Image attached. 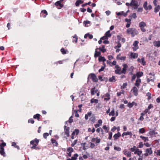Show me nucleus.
<instances>
[{"mask_svg": "<svg viewBox=\"0 0 160 160\" xmlns=\"http://www.w3.org/2000/svg\"><path fill=\"white\" fill-rule=\"evenodd\" d=\"M127 33L128 34H131L132 37H133L135 35L138 34V31L134 28H129L126 31Z\"/></svg>", "mask_w": 160, "mask_h": 160, "instance_id": "1", "label": "nucleus"}, {"mask_svg": "<svg viewBox=\"0 0 160 160\" xmlns=\"http://www.w3.org/2000/svg\"><path fill=\"white\" fill-rule=\"evenodd\" d=\"M39 142V140L37 138H35L34 140H32L30 142V144L32 145L31 147L32 149H35L36 146L38 145Z\"/></svg>", "mask_w": 160, "mask_h": 160, "instance_id": "2", "label": "nucleus"}, {"mask_svg": "<svg viewBox=\"0 0 160 160\" xmlns=\"http://www.w3.org/2000/svg\"><path fill=\"white\" fill-rule=\"evenodd\" d=\"M146 24L145 22L143 21H142L139 23V27L140 28V30L142 32H145L146 31L145 27L146 26Z\"/></svg>", "mask_w": 160, "mask_h": 160, "instance_id": "3", "label": "nucleus"}, {"mask_svg": "<svg viewBox=\"0 0 160 160\" xmlns=\"http://www.w3.org/2000/svg\"><path fill=\"white\" fill-rule=\"evenodd\" d=\"M111 32L110 30H108L105 33L104 36L102 37L101 39L103 40L108 39L109 38L111 37Z\"/></svg>", "mask_w": 160, "mask_h": 160, "instance_id": "4", "label": "nucleus"}, {"mask_svg": "<svg viewBox=\"0 0 160 160\" xmlns=\"http://www.w3.org/2000/svg\"><path fill=\"white\" fill-rule=\"evenodd\" d=\"M138 87L135 86L133 87L131 90V92L136 96L138 95Z\"/></svg>", "mask_w": 160, "mask_h": 160, "instance_id": "5", "label": "nucleus"}, {"mask_svg": "<svg viewBox=\"0 0 160 160\" xmlns=\"http://www.w3.org/2000/svg\"><path fill=\"white\" fill-rule=\"evenodd\" d=\"M115 68H116L115 73L116 74L119 75L122 74L121 68L118 65H116Z\"/></svg>", "mask_w": 160, "mask_h": 160, "instance_id": "6", "label": "nucleus"}, {"mask_svg": "<svg viewBox=\"0 0 160 160\" xmlns=\"http://www.w3.org/2000/svg\"><path fill=\"white\" fill-rule=\"evenodd\" d=\"M88 78L91 79L93 82H97L98 80L96 76L94 74H90L89 75Z\"/></svg>", "mask_w": 160, "mask_h": 160, "instance_id": "7", "label": "nucleus"}, {"mask_svg": "<svg viewBox=\"0 0 160 160\" xmlns=\"http://www.w3.org/2000/svg\"><path fill=\"white\" fill-rule=\"evenodd\" d=\"M131 6L133 7L134 9H136L138 7V2L135 0H132L131 3Z\"/></svg>", "mask_w": 160, "mask_h": 160, "instance_id": "8", "label": "nucleus"}, {"mask_svg": "<svg viewBox=\"0 0 160 160\" xmlns=\"http://www.w3.org/2000/svg\"><path fill=\"white\" fill-rule=\"evenodd\" d=\"M138 42L137 41H135L134 42L133 44V47L132 48L134 51H135L138 49Z\"/></svg>", "mask_w": 160, "mask_h": 160, "instance_id": "9", "label": "nucleus"}, {"mask_svg": "<svg viewBox=\"0 0 160 160\" xmlns=\"http://www.w3.org/2000/svg\"><path fill=\"white\" fill-rule=\"evenodd\" d=\"M141 83V79L140 78H137L135 82L134 83V86L138 87V88H139Z\"/></svg>", "mask_w": 160, "mask_h": 160, "instance_id": "10", "label": "nucleus"}, {"mask_svg": "<svg viewBox=\"0 0 160 160\" xmlns=\"http://www.w3.org/2000/svg\"><path fill=\"white\" fill-rule=\"evenodd\" d=\"M64 133L67 137L69 136V128L66 126H64Z\"/></svg>", "mask_w": 160, "mask_h": 160, "instance_id": "11", "label": "nucleus"}, {"mask_svg": "<svg viewBox=\"0 0 160 160\" xmlns=\"http://www.w3.org/2000/svg\"><path fill=\"white\" fill-rule=\"evenodd\" d=\"M101 141V139L98 138V137L96 138H93L91 139L92 142H95L96 143H99Z\"/></svg>", "mask_w": 160, "mask_h": 160, "instance_id": "12", "label": "nucleus"}, {"mask_svg": "<svg viewBox=\"0 0 160 160\" xmlns=\"http://www.w3.org/2000/svg\"><path fill=\"white\" fill-rule=\"evenodd\" d=\"M101 54L100 51L98 48H96L94 54V57L96 58L100 56Z\"/></svg>", "mask_w": 160, "mask_h": 160, "instance_id": "13", "label": "nucleus"}, {"mask_svg": "<svg viewBox=\"0 0 160 160\" xmlns=\"http://www.w3.org/2000/svg\"><path fill=\"white\" fill-rule=\"evenodd\" d=\"M137 61L138 62L141 63V64L143 66L146 64V62L145 61V58L143 57H142L141 59L139 58H138L137 59Z\"/></svg>", "mask_w": 160, "mask_h": 160, "instance_id": "14", "label": "nucleus"}, {"mask_svg": "<svg viewBox=\"0 0 160 160\" xmlns=\"http://www.w3.org/2000/svg\"><path fill=\"white\" fill-rule=\"evenodd\" d=\"M126 58V57L125 56H121L120 54L118 55L117 57V59L118 60L124 61Z\"/></svg>", "mask_w": 160, "mask_h": 160, "instance_id": "15", "label": "nucleus"}, {"mask_svg": "<svg viewBox=\"0 0 160 160\" xmlns=\"http://www.w3.org/2000/svg\"><path fill=\"white\" fill-rule=\"evenodd\" d=\"M122 66L123 68L122 70V73L123 74H125L127 69L128 67V65L126 64H123Z\"/></svg>", "mask_w": 160, "mask_h": 160, "instance_id": "16", "label": "nucleus"}, {"mask_svg": "<svg viewBox=\"0 0 160 160\" xmlns=\"http://www.w3.org/2000/svg\"><path fill=\"white\" fill-rule=\"evenodd\" d=\"M123 154L126 155L128 157H130L131 155V152H128L127 149H124L123 151Z\"/></svg>", "mask_w": 160, "mask_h": 160, "instance_id": "17", "label": "nucleus"}, {"mask_svg": "<svg viewBox=\"0 0 160 160\" xmlns=\"http://www.w3.org/2000/svg\"><path fill=\"white\" fill-rule=\"evenodd\" d=\"M47 15V12L46 10H42L40 13L41 17H43V18H45Z\"/></svg>", "mask_w": 160, "mask_h": 160, "instance_id": "18", "label": "nucleus"}, {"mask_svg": "<svg viewBox=\"0 0 160 160\" xmlns=\"http://www.w3.org/2000/svg\"><path fill=\"white\" fill-rule=\"evenodd\" d=\"M98 90L97 89H96L95 87H94V88H91V94L92 95H93L96 93L97 92H98Z\"/></svg>", "mask_w": 160, "mask_h": 160, "instance_id": "19", "label": "nucleus"}, {"mask_svg": "<svg viewBox=\"0 0 160 160\" xmlns=\"http://www.w3.org/2000/svg\"><path fill=\"white\" fill-rule=\"evenodd\" d=\"M131 58L134 59L137 58L138 56V54L136 53L131 52L130 54Z\"/></svg>", "mask_w": 160, "mask_h": 160, "instance_id": "20", "label": "nucleus"}, {"mask_svg": "<svg viewBox=\"0 0 160 160\" xmlns=\"http://www.w3.org/2000/svg\"><path fill=\"white\" fill-rule=\"evenodd\" d=\"M153 44L154 46L159 47H160V41H155L153 42Z\"/></svg>", "mask_w": 160, "mask_h": 160, "instance_id": "21", "label": "nucleus"}, {"mask_svg": "<svg viewBox=\"0 0 160 160\" xmlns=\"http://www.w3.org/2000/svg\"><path fill=\"white\" fill-rule=\"evenodd\" d=\"M55 5L57 7H59V8H60L63 7V5L61 3L60 1H58L55 3Z\"/></svg>", "mask_w": 160, "mask_h": 160, "instance_id": "22", "label": "nucleus"}, {"mask_svg": "<svg viewBox=\"0 0 160 160\" xmlns=\"http://www.w3.org/2000/svg\"><path fill=\"white\" fill-rule=\"evenodd\" d=\"M121 136V134L119 132H118L117 133L115 134L113 136L114 140H117Z\"/></svg>", "mask_w": 160, "mask_h": 160, "instance_id": "23", "label": "nucleus"}, {"mask_svg": "<svg viewBox=\"0 0 160 160\" xmlns=\"http://www.w3.org/2000/svg\"><path fill=\"white\" fill-rule=\"evenodd\" d=\"M60 51L62 54H65L68 53L69 52V51L68 50H65L63 48L61 49Z\"/></svg>", "mask_w": 160, "mask_h": 160, "instance_id": "24", "label": "nucleus"}, {"mask_svg": "<svg viewBox=\"0 0 160 160\" xmlns=\"http://www.w3.org/2000/svg\"><path fill=\"white\" fill-rule=\"evenodd\" d=\"M142 153V151L138 149H137L134 152V153L135 154H137L138 155L140 156L141 154Z\"/></svg>", "mask_w": 160, "mask_h": 160, "instance_id": "25", "label": "nucleus"}, {"mask_svg": "<svg viewBox=\"0 0 160 160\" xmlns=\"http://www.w3.org/2000/svg\"><path fill=\"white\" fill-rule=\"evenodd\" d=\"M51 141L52 143L53 144V145L55 146H57L58 145V143L56 141L53 139L52 138L51 140Z\"/></svg>", "mask_w": 160, "mask_h": 160, "instance_id": "26", "label": "nucleus"}, {"mask_svg": "<svg viewBox=\"0 0 160 160\" xmlns=\"http://www.w3.org/2000/svg\"><path fill=\"white\" fill-rule=\"evenodd\" d=\"M116 14L118 16L120 15H122L124 17H126L127 15V13H124L123 11L120 12H116Z\"/></svg>", "mask_w": 160, "mask_h": 160, "instance_id": "27", "label": "nucleus"}, {"mask_svg": "<svg viewBox=\"0 0 160 160\" xmlns=\"http://www.w3.org/2000/svg\"><path fill=\"white\" fill-rule=\"evenodd\" d=\"M145 152H147L149 155H151L152 153V151L151 148H147L145 150Z\"/></svg>", "mask_w": 160, "mask_h": 160, "instance_id": "28", "label": "nucleus"}, {"mask_svg": "<svg viewBox=\"0 0 160 160\" xmlns=\"http://www.w3.org/2000/svg\"><path fill=\"white\" fill-rule=\"evenodd\" d=\"M105 98H104V100L106 101H108L110 99V95L108 93H107L105 95Z\"/></svg>", "mask_w": 160, "mask_h": 160, "instance_id": "29", "label": "nucleus"}, {"mask_svg": "<svg viewBox=\"0 0 160 160\" xmlns=\"http://www.w3.org/2000/svg\"><path fill=\"white\" fill-rule=\"evenodd\" d=\"M137 78H139L140 77L142 76L143 75V73L141 72H138L136 74Z\"/></svg>", "mask_w": 160, "mask_h": 160, "instance_id": "30", "label": "nucleus"}, {"mask_svg": "<svg viewBox=\"0 0 160 160\" xmlns=\"http://www.w3.org/2000/svg\"><path fill=\"white\" fill-rule=\"evenodd\" d=\"M85 143H82L81 144V145L82 147V149L83 150H85L88 148V146H86Z\"/></svg>", "mask_w": 160, "mask_h": 160, "instance_id": "31", "label": "nucleus"}, {"mask_svg": "<svg viewBox=\"0 0 160 160\" xmlns=\"http://www.w3.org/2000/svg\"><path fill=\"white\" fill-rule=\"evenodd\" d=\"M108 81L109 82H115V77L113 76L111 78H110Z\"/></svg>", "mask_w": 160, "mask_h": 160, "instance_id": "32", "label": "nucleus"}, {"mask_svg": "<svg viewBox=\"0 0 160 160\" xmlns=\"http://www.w3.org/2000/svg\"><path fill=\"white\" fill-rule=\"evenodd\" d=\"M160 9V6L159 5H158L157 6H155L154 9V12H157L159 11Z\"/></svg>", "mask_w": 160, "mask_h": 160, "instance_id": "33", "label": "nucleus"}, {"mask_svg": "<svg viewBox=\"0 0 160 160\" xmlns=\"http://www.w3.org/2000/svg\"><path fill=\"white\" fill-rule=\"evenodd\" d=\"M115 115V110L114 108H113L111 111L109 113V116H114Z\"/></svg>", "mask_w": 160, "mask_h": 160, "instance_id": "34", "label": "nucleus"}, {"mask_svg": "<svg viewBox=\"0 0 160 160\" xmlns=\"http://www.w3.org/2000/svg\"><path fill=\"white\" fill-rule=\"evenodd\" d=\"M147 113L150 114V112L149 111H148V110L146 109L143 112H142L141 113V114L142 116H144Z\"/></svg>", "mask_w": 160, "mask_h": 160, "instance_id": "35", "label": "nucleus"}, {"mask_svg": "<svg viewBox=\"0 0 160 160\" xmlns=\"http://www.w3.org/2000/svg\"><path fill=\"white\" fill-rule=\"evenodd\" d=\"M99 50L102 52H104L106 51V49L105 48V46L103 45L102 47L99 48Z\"/></svg>", "mask_w": 160, "mask_h": 160, "instance_id": "36", "label": "nucleus"}, {"mask_svg": "<svg viewBox=\"0 0 160 160\" xmlns=\"http://www.w3.org/2000/svg\"><path fill=\"white\" fill-rule=\"evenodd\" d=\"M98 60L99 62H104L106 61V59L103 57L100 56L99 57Z\"/></svg>", "mask_w": 160, "mask_h": 160, "instance_id": "37", "label": "nucleus"}, {"mask_svg": "<svg viewBox=\"0 0 160 160\" xmlns=\"http://www.w3.org/2000/svg\"><path fill=\"white\" fill-rule=\"evenodd\" d=\"M83 2L82 0H78L75 3L76 6H78L80 4L83 3Z\"/></svg>", "mask_w": 160, "mask_h": 160, "instance_id": "38", "label": "nucleus"}, {"mask_svg": "<svg viewBox=\"0 0 160 160\" xmlns=\"http://www.w3.org/2000/svg\"><path fill=\"white\" fill-rule=\"evenodd\" d=\"M79 132V130H78V129H75L74 131L72 132V135H74H74H77L78 134Z\"/></svg>", "mask_w": 160, "mask_h": 160, "instance_id": "39", "label": "nucleus"}, {"mask_svg": "<svg viewBox=\"0 0 160 160\" xmlns=\"http://www.w3.org/2000/svg\"><path fill=\"white\" fill-rule=\"evenodd\" d=\"M140 138H142V140H143L144 142L148 141H149L148 138V137H145L142 136H140Z\"/></svg>", "mask_w": 160, "mask_h": 160, "instance_id": "40", "label": "nucleus"}, {"mask_svg": "<svg viewBox=\"0 0 160 160\" xmlns=\"http://www.w3.org/2000/svg\"><path fill=\"white\" fill-rule=\"evenodd\" d=\"M6 146V144L5 142L2 143L0 145V149L4 151V147Z\"/></svg>", "mask_w": 160, "mask_h": 160, "instance_id": "41", "label": "nucleus"}, {"mask_svg": "<svg viewBox=\"0 0 160 160\" xmlns=\"http://www.w3.org/2000/svg\"><path fill=\"white\" fill-rule=\"evenodd\" d=\"M91 103H98V100L96 99H94V98H92L91 99Z\"/></svg>", "mask_w": 160, "mask_h": 160, "instance_id": "42", "label": "nucleus"}, {"mask_svg": "<svg viewBox=\"0 0 160 160\" xmlns=\"http://www.w3.org/2000/svg\"><path fill=\"white\" fill-rule=\"evenodd\" d=\"M147 5H148V2L147 1L145 2L143 4V7L144 9L146 10H148V8H147Z\"/></svg>", "mask_w": 160, "mask_h": 160, "instance_id": "43", "label": "nucleus"}, {"mask_svg": "<svg viewBox=\"0 0 160 160\" xmlns=\"http://www.w3.org/2000/svg\"><path fill=\"white\" fill-rule=\"evenodd\" d=\"M95 131V129L94 128H93L92 129L90 128H89L88 129V132H92V133H94Z\"/></svg>", "mask_w": 160, "mask_h": 160, "instance_id": "44", "label": "nucleus"}, {"mask_svg": "<svg viewBox=\"0 0 160 160\" xmlns=\"http://www.w3.org/2000/svg\"><path fill=\"white\" fill-rule=\"evenodd\" d=\"M40 115L39 114H37L33 116V118L35 119H37L39 120L40 119Z\"/></svg>", "mask_w": 160, "mask_h": 160, "instance_id": "45", "label": "nucleus"}, {"mask_svg": "<svg viewBox=\"0 0 160 160\" xmlns=\"http://www.w3.org/2000/svg\"><path fill=\"white\" fill-rule=\"evenodd\" d=\"M74 39L72 40V42H77L78 41V38L77 36L76 35H75L73 37Z\"/></svg>", "mask_w": 160, "mask_h": 160, "instance_id": "46", "label": "nucleus"}, {"mask_svg": "<svg viewBox=\"0 0 160 160\" xmlns=\"http://www.w3.org/2000/svg\"><path fill=\"white\" fill-rule=\"evenodd\" d=\"M124 90H122L120 92H118L117 93V95L118 96H120L122 94H124Z\"/></svg>", "mask_w": 160, "mask_h": 160, "instance_id": "47", "label": "nucleus"}, {"mask_svg": "<svg viewBox=\"0 0 160 160\" xmlns=\"http://www.w3.org/2000/svg\"><path fill=\"white\" fill-rule=\"evenodd\" d=\"M139 132L140 133H143L145 132V130L144 128H140L139 129Z\"/></svg>", "mask_w": 160, "mask_h": 160, "instance_id": "48", "label": "nucleus"}, {"mask_svg": "<svg viewBox=\"0 0 160 160\" xmlns=\"http://www.w3.org/2000/svg\"><path fill=\"white\" fill-rule=\"evenodd\" d=\"M78 156V155L77 154H74L73 156L71 158L72 160H76Z\"/></svg>", "mask_w": 160, "mask_h": 160, "instance_id": "49", "label": "nucleus"}, {"mask_svg": "<svg viewBox=\"0 0 160 160\" xmlns=\"http://www.w3.org/2000/svg\"><path fill=\"white\" fill-rule=\"evenodd\" d=\"M90 22L89 21H86L83 22V23L84 24L85 26L86 27H88V26L87 25L88 24H90Z\"/></svg>", "mask_w": 160, "mask_h": 160, "instance_id": "50", "label": "nucleus"}, {"mask_svg": "<svg viewBox=\"0 0 160 160\" xmlns=\"http://www.w3.org/2000/svg\"><path fill=\"white\" fill-rule=\"evenodd\" d=\"M130 132H123L122 135V137H124V136L129 135Z\"/></svg>", "mask_w": 160, "mask_h": 160, "instance_id": "51", "label": "nucleus"}, {"mask_svg": "<svg viewBox=\"0 0 160 160\" xmlns=\"http://www.w3.org/2000/svg\"><path fill=\"white\" fill-rule=\"evenodd\" d=\"M102 128L104 130H105L106 132H108L109 131V129L107 127L106 125H105L103 126Z\"/></svg>", "mask_w": 160, "mask_h": 160, "instance_id": "52", "label": "nucleus"}, {"mask_svg": "<svg viewBox=\"0 0 160 160\" xmlns=\"http://www.w3.org/2000/svg\"><path fill=\"white\" fill-rule=\"evenodd\" d=\"M147 96L148 97V100H150L151 98V94L150 92H148L146 94Z\"/></svg>", "mask_w": 160, "mask_h": 160, "instance_id": "53", "label": "nucleus"}, {"mask_svg": "<svg viewBox=\"0 0 160 160\" xmlns=\"http://www.w3.org/2000/svg\"><path fill=\"white\" fill-rule=\"evenodd\" d=\"M0 153L4 157L5 156V153L4 150H1L0 149Z\"/></svg>", "mask_w": 160, "mask_h": 160, "instance_id": "54", "label": "nucleus"}, {"mask_svg": "<svg viewBox=\"0 0 160 160\" xmlns=\"http://www.w3.org/2000/svg\"><path fill=\"white\" fill-rule=\"evenodd\" d=\"M114 149L115 150L117 151H120L121 150V149L119 147H117L116 146H114Z\"/></svg>", "mask_w": 160, "mask_h": 160, "instance_id": "55", "label": "nucleus"}, {"mask_svg": "<svg viewBox=\"0 0 160 160\" xmlns=\"http://www.w3.org/2000/svg\"><path fill=\"white\" fill-rule=\"evenodd\" d=\"M69 43L68 41L67 40H65L63 43V45L67 47Z\"/></svg>", "mask_w": 160, "mask_h": 160, "instance_id": "56", "label": "nucleus"}, {"mask_svg": "<svg viewBox=\"0 0 160 160\" xmlns=\"http://www.w3.org/2000/svg\"><path fill=\"white\" fill-rule=\"evenodd\" d=\"M73 114H74L76 117H79V114H78V111L77 110H75L73 112Z\"/></svg>", "mask_w": 160, "mask_h": 160, "instance_id": "57", "label": "nucleus"}, {"mask_svg": "<svg viewBox=\"0 0 160 160\" xmlns=\"http://www.w3.org/2000/svg\"><path fill=\"white\" fill-rule=\"evenodd\" d=\"M77 142V140H75L72 143L71 146L72 147H74Z\"/></svg>", "mask_w": 160, "mask_h": 160, "instance_id": "58", "label": "nucleus"}, {"mask_svg": "<svg viewBox=\"0 0 160 160\" xmlns=\"http://www.w3.org/2000/svg\"><path fill=\"white\" fill-rule=\"evenodd\" d=\"M102 123V120L101 119H99L98 121V124H99V126H101Z\"/></svg>", "mask_w": 160, "mask_h": 160, "instance_id": "59", "label": "nucleus"}, {"mask_svg": "<svg viewBox=\"0 0 160 160\" xmlns=\"http://www.w3.org/2000/svg\"><path fill=\"white\" fill-rule=\"evenodd\" d=\"M127 83H124L122 85V86H121V89H124V88H125L126 86H127Z\"/></svg>", "mask_w": 160, "mask_h": 160, "instance_id": "60", "label": "nucleus"}, {"mask_svg": "<svg viewBox=\"0 0 160 160\" xmlns=\"http://www.w3.org/2000/svg\"><path fill=\"white\" fill-rule=\"evenodd\" d=\"M73 151V150L72 148L69 147L67 149V151L68 152H72Z\"/></svg>", "mask_w": 160, "mask_h": 160, "instance_id": "61", "label": "nucleus"}, {"mask_svg": "<svg viewBox=\"0 0 160 160\" xmlns=\"http://www.w3.org/2000/svg\"><path fill=\"white\" fill-rule=\"evenodd\" d=\"M139 145H138V148H142L143 147V143L142 142H139Z\"/></svg>", "mask_w": 160, "mask_h": 160, "instance_id": "62", "label": "nucleus"}, {"mask_svg": "<svg viewBox=\"0 0 160 160\" xmlns=\"http://www.w3.org/2000/svg\"><path fill=\"white\" fill-rule=\"evenodd\" d=\"M155 153H156L157 155L160 156V150H158L157 151H155Z\"/></svg>", "mask_w": 160, "mask_h": 160, "instance_id": "63", "label": "nucleus"}, {"mask_svg": "<svg viewBox=\"0 0 160 160\" xmlns=\"http://www.w3.org/2000/svg\"><path fill=\"white\" fill-rule=\"evenodd\" d=\"M49 135V134L48 133H45L43 134V137L46 139L48 136Z\"/></svg>", "mask_w": 160, "mask_h": 160, "instance_id": "64", "label": "nucleus"}]
</instances>
